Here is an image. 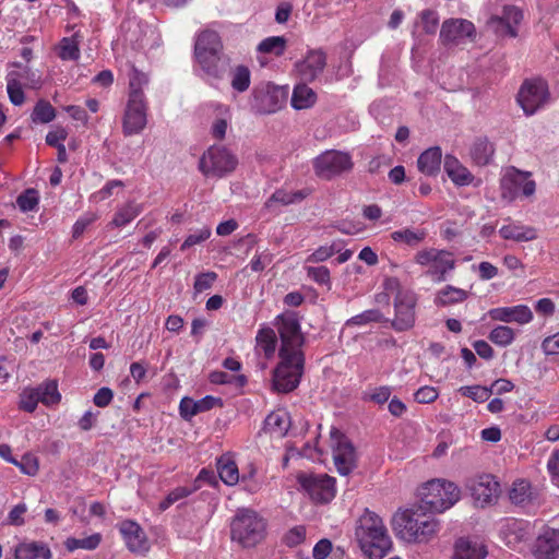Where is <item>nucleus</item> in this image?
I'll use <instances>...</instances> for the list:
<instances>
[{"mask_svg": "<svg viewBox=\"0 0 559 559\" xmlns=\"http://www.w3.org/2000/svg\"><path fill=\"white\" fill-rule=\"evenodd\" d=\"M392 528L400 539L421 544L438 534L440 522L432 513L417 506L396 512L392 518Z\"/></svg>", "mask_w": 559, "mask_h": 559, "instance_id": "1", "label": "nucleus"}, {"mask_svg": "<svg viewBox=\"0 0 559 559\" xmlns=\"http://www.w3.org/2000/svg\"><path fill=\"white\" fill-rule=\"evenodd\" d=\"M355 535L368 559H383L392 547V540L382 520L369 510L359 518Z\"/></svg>", "mask_w": 559, "mask_h": 559, "instance_id": "2", "label": "nucleus"}, {"mask_svg": "<svg viewBox=\"0 0 559 559\" xmlns=\"http://www.w3.org/2000/svg\"><path fill=\"white\" fill-rule=\"evenodd\" d=\"M266 536V521L251 509H240L230 522V539L241 548H253Z\"/></svg>", "mask_w": 559, "mask_h": 559, "instance_id": "3", "label": "nucleus"}, {"mask_svg": "<svg viewBox=\"0 0 559 559\" xmlns=\"http://www.w3.org/2000/svg\"><path fill=\"white\" fill-rule=\"evenodd\" d=\"M222 47L221 38L214 31L200 33L194 45V56L202 70L216 80L222 79L226 71L221 56Z\"/></svg>", "mask_w": 559, "mask_h": 559, "instance_id": "4", "label": "nucleus"}, {"mask_svg": "<svg viewBox=\"0 0 559 559\" xmlns=\"http://www.w3.org/2000/svg\"><path fill=\"white\" fill-rule=\"evenodd\" d=\"M419 507L432 513H442L453 507L461 497L459 487L444 479H432L420 489Z\"/></svg>", "mask_w": 559, "mask_h": 559, "instance_id": "5", "label": "nucleus"}, {"mask_svg": "<svg viewBox=\"0 0 559 559\" xmlns=\"http://www.w3.org/2000/svg\"><path fill=\"white\" fill-rule=\"evenodd\" d=\"M278 357L280 362L273 370V390L278 393H289L299 385L304 373L305 355L293 354Z\"/></svg>", "mask_w": 559, "mask_h": 559, "instance_id": "6", "label": "nucleus"}, {"mask_svg": "<svg viewBox=\"0 0 559 559\" xmlns=\"http://www.w3.org/2000/svg\"><path fill=\"white\" fill-rule=\"evenodd\" d=\"M274 325L280 334L281 347L278 356L304 354L305 336L301 332L299 318L294 311H286L275 318Z\"/></svg>", "mask_w": 559, "mask_h": 559, "instance_id": "7", "label": "nucleus"}, {"mask_svg": "<svg viewBox=\"0 0 559 559\" xmlns=\"http://www.w3.org/2000/svg\"><path fill=\"white\" fill-rule=\"evenodd\" d=\"M238 165V158L227 147L210 146L200 158V171L210 178H223L231 174Z\"/></svg>", "mask_w": 559, "mask_h": 559, "instance_id": "8", "label": "nucleus"}, {"mask_svg": "<svg viewBox=\"0 0 559 559\" xmlns=\"http://www.w3.org/2000/svg\"><path fill=\"white\" fill-rule=\"evenodd\" d=\"M516 100L525 115H534L550 100L547 82L540 78L524 80L518 92Z\"/></svg>", "mask_w": 559, "mask_h": 559, "instance_id": "9", "label": "nucleus"}, {"mask_svg": "<svg viewBox=\"0 0 559 559\" xmlns=\"http://www.w3.org/2000/svg\"><path fill=\"white\" fill-rule=\"evenodd\" d=\"M334 465L338 474L349 475L357 467V454L350 440L337 428L330 431Z\"/></svg>", "mask_w": 559, "mask_h": 559, "instance_id": "10", "label": "nucleus"}, {"mask_svg": "<svg viewBox=\"0 0 559 559\" xmlns=\"http://www.w3.org/2000/svg\"><path fill=\"white\" fill-rule=\"evenodd\" d=\"M353 167L352 156L347 152L325 151L314 159L316 174L323 179H332L349 173Z\"/></svg>", "mask_w": 559, "mask_h": 559, "instance_id": "11", "label": "nucleus"}, {"mask_svg": "<svg viewBox=\"0 0 559 559\" xmlns=\"http://www.w3.org/2000/svg\"><path fill=\"white\" fill-rule=\"evenodd\" d=\"M414 260L421 266L430 265L426 274L433 277L437 282L444 281L445 274L455 267V260L452 258V254L449 251L436 248L418 251Z\"/></svg>", "mask_w": 559, "mask_h": 559, "instance_id": "12", "label": "nucleus"}, {"mask_svg": "<svg viewBox=\"0 0 559 559\" xmlns=\"http://www.w3.org/2000/svg\"><path fill=\"white\" fill-rule=\"evenodd\" d=\"M297 481L316 502L326 503L335 497V479L328 474L300 473Z\"/></svg>", "mask_w": 559, "mask_h": 559, "instance_id": "13", "label": "nucleus"}, {"mask_svg": "<svg viewBox=\"0 0 559 559\" xmlns=\"http://www.w3.org/2000/svg\"><path fill=\"white\" fill-rule=\"evenodd\" d=\"M416 294L411 290H399L394 298L395 316L391 326L397 332L411 330L416 320Z\"/></svg>", "mask_w": 559, "mask_h": 559, "instance_id": "14", "label": "nucleus"}, {"mask_svg": "<svg viewBox=\"0 0 559 559\" xmlns=\"http://www.w3.org/2000/svg\"><path fill=\"white\" fill-rule=\"evenodd\" d=\"M286 98L287 91L284 87L266 83L253 91L251 106L258 114H273L282 108Z\"/></svg>", "mask_w": 559, "mask_h": 559, "instance_id": "15", "label": "nucleus"}, {"mask_svg": "<svg viewBox=\"0 0 559 559\" xmlns=\"http://www.w3.org/2000/svg\"><path fill=\"white\" fill-rule=\"evenodd\" d=\"M147 123V103L136 95L128 97L122 117V132L126 136L139 134Z\"/></svg>", "mask_w": 559, "mask_h": 559, "instance_id": "16", "label": "nucleus"}, {"mask_svg": "<svg viewBox=\"0 0 559 559\" xmlns=\"http://www.w3.org/2000/svg\"><path fill=\"white\" fill-rule=\"evenodd\" d=\"M499 535L511 549L521 551L532 536L531 524L519 519H507L501 523Z\"/></svg>", "mask_w": 559, "mask_h": 559, "instance_id": "17", "label": "nucleus"}, {"mask_svg": "<svg viewBox=\"0 0 559 559\" xmlns=\"http://www.w3.org/2000/svg\"><path fill=\"white\" fill-rule=\"evenodd\" d=\"M467 487L475 502L480 507L493 503L498 499L500 491L499 483L489 474L469 479Z\"/></svg>", "mask_w": 559, "mask_h": 559, "instance_id": "18", "label": "nucleus"}, {"mask_svg": "<svg viewBox=\"0 0 559 559\" xmlns=\"http://www.w3.org/2000/svg\"><path fill=\"white\" fill-rule=\"evenodd\" d=\"M475 34V26L471 21L464 19L445 20L440 29V40L442 44H459L465 38H471Z\"/></svg>", "mask_w": 559, "mask_h": 559, "instance_id": "19", "label": "nucleus"}, {"mask_svg": "<svg viewBox=\"0 0 559 559\" xmlns=\"http://www.w3.org/2000/svg\"><path fill=\"white\" fill-rule=\"evenodd\" d=\"M123 540L132 552L144 554L148 551L150 545L142 527L134 521L126 520L119 525Z\"/></svg>", "mask_w": 559, "mask_h": 559, "instance_id": "20", "label": "nucleus"}, {"mask_svg": "<svg viewBox=\"0 0 559 559\" xmlns=\"http://www.w3.org/2000/svg\"><path fill=\"white\" fill-rule=\"evenodd\" d=\"M488 316L495 321L521 325L527 324L533 320V312L526 305L492 308L488 311Z\"/></svg>", "mask_w": 559, "mask_h": 559, "instance_id": "21", "label": "nucleus"}, {"mask_svg": "<svg viewBox=\"0 0 559 559\" xmlns=\"http://www.w3.org/2000/svg\"><path fill=\"white\" fill-rule=\"evenodd\" d=\"M326 66V56L322 50H311L304 60L296 63V70L301 80L312 82L324 70Z\"/></svg>", "mask_w": 559, "mask_h": 559, "instance_id": "22", "label": "nucleus"}, {"mask_svg": "<svg viewBox=\"0 0 559 559\" xmlns=\"http://www.w3.org/2000/svg\"><path fill=\"white\" fill-rule=\"evenodd\" d=\"M559 550V531L547 527L538 535L534 546L537 559H555Z\"/></svg>", "mask_w": 559, "mask_h": 559, "instance_id": "23", "label": "nucleus"}, {"mask_svg": "<svg viewBox=\"0 0 559 559\" xmlns=\"http://www.w3.org/2000/svg\"><path fill=\"white\" fill-rule=\"evenodd\" d=\"M444 170L450 179L457 186H468L474 179L471 171L452 155H445Z\"/></svg>", "mask_w": 559, "mask_h": 559, "instance_id": "24", "label": "nucleus"}, {"mask_svg": "<svg viewBox=\"0 0 559 559\" xmlns=\"http://www.w3.org/2000/svg\"><path fill=\"white\" fill-rule=\"evenodd\" d=\"M525 179V174L516 170L515 168L509 169L500 181L501 195L503 199L512 201L522 189Z\"/></svg>", "mask_w": 559, "mask_h": 559, "instance_id": "25", "label": "nucleus"}, {"mask_svg": "<svg viewBox=\"0 0 559 559\" xmlns=\"http://www.w3.org/2000/svg\"><path fill=\"white\" fill-rule=\"evenodd\" d=\"M499 234L503 239L516 242L532 241L537 238V230L534 227L515 223L502 226Z\"/></svg>", "mask_w": 559, "mask_h": 559, "instance_id": "26", "label": "nucleus"}, {"mask_svg": "<svg viewBox=\"0 0 559 559\" xmlns=\"http://www.w3.org/2000/svg\"><path fill=\"white\" fill-rule=\"evenodd\" d=\"M441 160V148L439 146H433L420 154L417 160V166L426 176H436L440 170Z\"/></svg>", "mask_w": 559, "mask_h": 559, "instance_id": "27", "label": "nucleus"}, {"mask_svg": "<svg viewBox=\"0 0 559 559\" xmlns=\"http://www.w3.org/2000/svg\"><path fill=\"white\" fill-rule=\"evenodd\" d=\"M487 550L485 546L467 538H460L455 543L454 559H485Z\"/></svg>", "mask_w": 559, "mask_h": 559, "instance_id": "28", "label": "nucleus"}, {"mask_svg": "<svg viewBox=\"0 0 559 559\" xmlns=\"http://www.w3.org/2000/svg\"><path fill=\"white\" fill-rule=\"evenodd\" d=\"M51 559L52 554L49 547L41 542L20 544L15 548V559Z\"/></svg>", "mask_w": 559, "mask_h": 559, "instance_id": "29", "label": "nucleus"}, {"mask_svg": "<svg viewBox=\"0 0 559 559\" xmlns=\"http://www.w3.org/2000/svg\"><path fill=\"white\" fill-rule=\"evenodd\" d=\"M289 429V418L286 413L272 412L264 420V430L272 436L284 437Z\"/></svg>", "mask_w": 559, "mask_h": 559, "instance_id": "30", "label": "nucleus"}, {"mask_svg": "<svg viewBox=\"0 0 559 559\" xmlns=\"http://www.w3.org/2000/svg\"><path fill=\"white\" fill-rule=\"evenodd\" d=\"M255 341L257 347L263 352L266 359H270L274 356L277 346V337L275 331L272 328H261L257 333Z\"/></svg>", "mask_w": 559, "mask_h": 559, "instance_id": "31", "label": "nucleus"}, {"mask_svg": "<svg viewBox=\"0 0 559 559\" xmlns=\"http://www.w3.org/2000/svg\"><path fill=\"white\" fill-rule=\"evenodd\" d=\"M82 36L79 32H75L70 37H64L60 40L58 46V56L61 60L76 61L80 58V43Z\"/></svg>", "mask_w": 559, "mask_h": 559, "instance_id": "32", "label": "nucleus"}, {"mask_svg": "<svg viewBox=\"0 0 559 559\" xmlns=\"http://www.w3.org/2000/svg\"><path fill=\"white\" fill-rule=\"evenodd\" d=\"M317 102V94L306 84L295 86L292 95V106L297 110L308 109Z\"/></svg>", "mask_w": 559, "mask_h": 559, "instance_id": "33", "label": "nucleus"}, {"mask_svg": "<svg viewBox=\"0 0 559 559\" xmlns=\"http://www.w3.org/2000/svg\"><path fill=\"white\" fill-rule=\"evenodd\" d=\"M216 465L219 478L224 484L234 486L239 481L238 466L230 456L222 455Z\"/></svg>", "mask_w": 559, "mask_h": 559, "instance_id": "34", "label": "nucleus"}, {"mask_svg": "<svg viewBox=\"0 0 559 559\" xmlns=\"http://www.w3.org/2000/svg\"><path fill=\"white\" fill-rule=\"evenodd\" d=\"M391 239L394 242L405 243L409 247H417L427 237L425 228H403L391 233Z\"/></svg>", "mask_w": 559, "mask_h": 559, "instance_id": "35", "label": "nucleus"}, {"mask_svg": "<svg viewBox=\"0 0 559 559\" xmlns=\"http://www.w3.org/2000/svg\"><path fill=\"white\" fill-rule=\"evenodd\" d=\"M493 144L490 143L486 138L477 139L471 148V157L475 162V164L479 166H485L489 164L493 156Z\"/></svg>", "mask_w": 559, "mask_h": 559, "instance_id": "36", "label": "nucleus"}, {"mask_svg": "<svg viewBox=\"0 0 559 559\" xmlns=\"http://www.w3.org/2000/svg\"><path fill=\"white\" fill-rule=\"evenodd\" d=\"M468 298V292L454 287L452 285H447L444 288L438 292L435 304L437 306L445 307L454 304L463 302Z\"/></svg>", "mask_w": 559, "mask_h": 559, "instance_id": "37", "label": "nucleus"}, {"mask_svg": "<svg viewBox=\"0 0 559 559\" xmlns=\"http://www.w3.org/2000/svg\"><path fill=\"white\" fill-rule=\"evenodd\" d=\"M523 19V12L513 5H506L502 11V15L499 17L501 24H503L507 28V33L511 37H515L518 35L516 26Z\"/></svg>", "mask_w": 559, "mask_h": 559, "instance_id": "38", "label": "nucleus"}, {"mask_svg": "<svg viewBox=\"0 0 559 559\" xmlns=\"http://www.w3.org/2000/svg\"><path fill=\"white\" fill-rule=\"evenodd\" d=\"M14 67H17L19 70L9 71L8 74H15V79L17 82H21L22 85L37 88L40 86L41 80L40 75L32 70L28 66H22L21 63H13Z\"/></svg>", "mask_w": 559, "mask_h": 559, "instance_id": "39", "label": "nucleus"}, {"mask_svg": "<svg viewBox=\"0 0 559 559\" xmlns=\"http://www.w3.org/2000/svg\"><path fill=\"white\" fill-rule=\"evenodd\" d=\"M147 75L144 72L139 71L133 64H130L128 97L136 95L138 98H145L142 88L147 85Z\"/></svg>", "mask_w": 559, "mask_h": 559, "instance_id": "40", "label": "nucleus"}, {"mask_svg": "<svg viewBox=\"0 0 559 559\" xmlns=\"http://www.w3.org/2000/svg\"><path fill=\"white\" fill-rule=\"evenodd\" d=\"M141 213V206L136 203L130 202L120 207L114 218L111 224L116 227H122L133 221Z\"/></svg>", "mask_w": 559, "mask_h": 559, "instance_id": "41", "label": "nucleus"}, {"mask_svg": "<svg viewBox=\"0 0 559 559\" xmlns=\"http://www.w3.org/2000/svg\"><path fill=\"white\" fill-rule=\"evenodd\" d=\"M510 500L514 504H525L532 498L531 485L524 479H520L513 483L509 493Z\"/></svg>", "mask_w": 559, "mask_h": 559, "instance_id": "42", "label": "nucleus"}, {"mask_svg": "<svg viewBox=\"0 0 559 559\" xmlns=\"http://www.w3.org/2000/svg\"><path fill=\"white\" fill-rule=\"evenodd\" d=\"M287 40L284 36H271L263 39L258 45V51L262 53H272L282 56L286 49Z\"/></svg>", "mask_w": 559, "mask_h": 559, "instance_id": "43", "label": "nucleus"}, {"mask_svg": "<svg viewBox=\"0 0 559 559\" xmlns=\"http://www.w3.org/2000/svg\"><path fill=\"white\" fill-rule=\"evenodd\" d=\"M306 194L302 191L288 192L285 190H276L265 202L267 209L272 207L274 203L288 205L305 199Z\"/></svg>", "mask_w": 559, "mask_h": 559, "instance_id": "44", "label": "nucleus"}, {"mask_svg": "<svg viewBox=\"0 0 559 559\" xmlns=\"http://www.w3.org/2000/svg\"><path fill=\"white\" fill-rule=\"evenodd\" d=\"M231 87L238 93L246 92L250 86V70L246 66H237L231 70Z\"/></svg>", "mask_w": 559, "mask_h": 559, "instance_id": "45", "label": "nucleus"}, {"mask_svg": "<svg viewBox=\"0 0 559 559\" xmlns=\"http://www.w3.org/2000/svg\"><path fill=\"white\" fill-rule=\"evenodd\" d=\"M102 536L98 533L92 534L84 538H68L66 542V547L68 550L73 551L75 549H86L94 550L100 544Z\"/></svg>", "mask_w": 559, "mask_h": 559, "instance_id": "46", "label": "nucleus"}, {"mask_svg": "<svg viewBox=\"0 0 559 559\" xmlns=\"http://www.w3.org/2000/svg\"><path fill=\"white\" fill-rule=\"evenodd\" d=\"M40 402L45 405H52L60 402L61 395L58 392V384L56 381L50 380L37 386Z\"/></svg>", "mask_w": 559, "mask_h": 559, "instance_id": "47", "label": "nucleus"}, {"mask_svg": "<svg viewBox=\"0 0 559 559\" xmlns=\"http://www.w3.org/2000/svg\"><path fill=\"white\" fill-rule=\"evenodd\" d=\"M488 337L493 344L500 347H507L514 341L515 333L514 330L508 325H498L491 330Z\"/></svg>", "mask_w": 559, "mask_h": 559, "instance_id": "48", "label": "nucleus"}, {"mask_svg": "<svg viewBox=\"0 0 559 559\" xmlns=\"http://www.w3.org/2000/svg\"><path fill=\"white\" fill-rule=\"evenodd\" d=\"M383 314L379 309H368L357 316L352 317L345 322V328L367 325L372 322H382Z\"/></svg>", "mask_w": 559, "mask_h": 559, "instance_id": "49", "label": "nucleus"}, {"mask_svg": "<svg viewBox=\"0 0 559 559\" xmlns=\"http://www.w3.org/2000/svg\"><path fill=\"white\" fill-rule=\"evenodd\" d=\"M39 203V194L36 189L28 188L16 198V205L22 212L35 211Z\"/></svg>", "mask_w": 559, "mask_h": 559, "instance_id": "50", "label": "nucleus"}, {"mask_svg": "<svg viewBox=\"0 0 559 559\" xmlns=\"http://www.w3.org/2000/svg\"><path fill=\"white\" fill-rule=\"evenodd\" d=\"M56 117L55 108L46 100H38L32 114L34 122L48 123Z\"/></svg>", "mask_w": 559, "mask_h": 559, "instance_id": "51", "label": "nucleus"}, {"mask_svg": "<svg viewBox=\"0 0 559 559\" xmlns=\"http://www.w3.org/2000/svg\"><path fill=\"white\" fill-rule=\"evenodd\" d=\"M15 76V74H7V92L10 102L15 106H21L25 100V95L22 90V83L17 82Z\"/></svg>", "mask_w": 559, "mask_h": 559, "instance_id": "52", "label": "nucleus"}, {"mask_svg": "<svg viewBox=\"0 0 559 559\" xmlns=\"http://www.w3.org/2000/svg\"><path fill=\"white\" fill-rule=\"evenodd\" d=\"M463 396H467L477 403L487 401L492 394L491 389L483 385H465L459 389Z\"/></svg>", "mask_w": 559, "mask_h": 559, "instance_id": "53", "label": "nucleus"}, {"mask_svg": "<svg viewBox=\"0 0 559 559\" xmlns=\"http://www.w3.org/2000/svg\"><path fill=\"white\" fill-rule=\"evenodd\" d=\"M419 23L428 35H435L439 26V14L435 10H424L419 13Z\"/></svg>", "mask_w": 559, "mask_h": 559, "instance_id": "54", "label": "nucleus"}, {"mask_svg": "<svg viewBox=\"0 0 559 559\" xmlns=\"http://www.w3.org/2000/svg\"><path fill=\"white\" fill-rule=\"evenodd\" d=\"M197 488L198 487H194V488L177 487V488L173 489L166 496V498L163 501H160L159 507H158L159 510L160 511L167 510L170 506H173L177 501L190 496L192 492H194L197 490Z\"/></svg>", "mask_w": 559, "mask_h": 559, "instance_id": "55", "label": "nucleus"}, {"mask_svg": "<svg viewBox=\"0 0 559 559\" xmlns=\"http://www.w3.org/2000/svg\"><path fill=\"white\" fill-rule=\"evenodd\" d=\"M39 402L40 397L36 389L25 390L21 394L20 408L25 412L33 413Z\"/></svg>", "mask_w": 559, "mask_h": 559, "instance_id": "56", "label": "nucleus"}, {"mask_svg": "<svg viewBox=\"0 0 559 559\" xmlns=\"http://www.w3.org/2000/svg\"><path fill=\"white\" fill-rule=\"evenodd\" d=\"M307 276L319 285H330V271L326 266H306Z\"/></svg>", "mask_w": 559, "mask_h": 559, "instance_id": "57", "label": "nucleus"}, {"mask_svg": "<svg viewBox=\"0 0 559 559\" xmlns=\"http://www.w3.org/2000/svg\"><path fill=\"white\" fill-rule=\"evenodd\" d=\"M15 465L20 467L22 473L29 476L36 475L39 468L37 457L31 453H25Z\"/></svg>", "mask_w": 559, "mask_h": 559, "instance_id": "58", "label": "nucleus"}, {"mask_svg": "<svg viewBox=\"0 0 559 559\" xmlns=\"http://www.w3.org/2000/svg\"><path fill=\"white\" fill-rule=\"evenodd\" d=\"M338 251H340V248L337 247L336 243H333L331 246H321L307 258V262H312V263L323 262Z\"/></svg>", "mask_w": 559, "mask_h": 559, "instance_id": "59", "label": "nucleus"}, {"mask_svg": "<svg viewBox=\"0 0 559 559\" xmlns=\"http://www.w3.org/2000/svg\"><path fill=\"white\" fill-rule=\"evenodd\" d=\"M210 236H211V229L209 227H202V228L198 229L197 231H194L193 234L189 235L185 239L183 243L181 245V250L185 251L192 246L199 245V243L205 241L206 239H209Z\"/></svg>", "mask_w": 559, "mask_h": 559, "instance_id": "60", "label": "nucleus"}, {"mask_svg": "<svg viewBox=\"0 0 559 559\" xmlns=\"http://www.w3.org/2000/svg\"><path fill=\"white\" fill-rule=\"evenodd\" d=\"M217 274L215 272H204L200 273L195 276L194 281V290L197 293H202L212 287L213 283L216 281Z\"/></svg>", "mask_w": 559, "mask_h": 559, "instance_id": "61", "label": "nucleus"}, {"mask_svg": "<svg viewBox=\"0 0 559 559\" xmlns=\"http://www.w3.org/2000/svg\"><path fill=\"white\" fill-rule=\"evenodd\" d=\"M306 538V528L304 526H295L284 537L285 544L295 547L301 544Z\"/></svg>", "mask_w": 559, "mask_h": 559, "instance_id": "62", "label": "nucleus"}, {"mask_svg": "<svg viewBox=\"0 0 559 559\" xmlns=\"http://www.w3.org/2000/svg\"><path fill=\"white\" fill-rule=\"evenodd\" d=\"M438 391L433 386H421L419 388L414 397L418 403H431L438 397Z\"/></svg>", "mask_w": 559, "mask_h": 559, "instance_id": "63", "label": "nucleus"}, {"mask_svg": "<svg viewBox=\"0 0 559 559\" xmlns=\"http://www.w3.org/2000/svg\"><path fill=\"white\" fill-rule=\"evenodd\" d=\"M542 349L546 355H559V332L546 337L542 342Z\"/></svg>", "mask_w": 559, "mask_h": 559, "instance_id": "64", "label": "nucleus"}]
</instances>
